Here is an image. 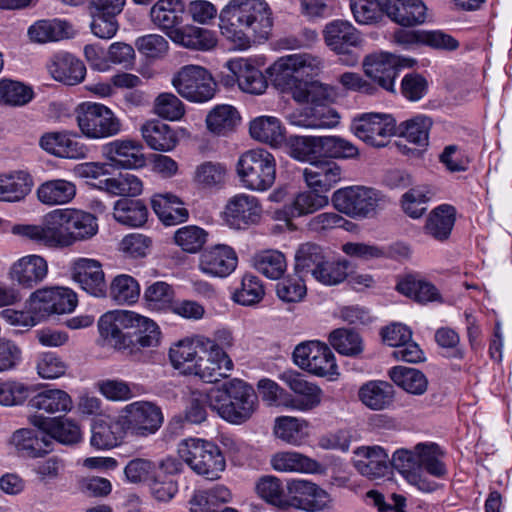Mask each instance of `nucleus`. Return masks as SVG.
I'll use <instances>...</instances> for the list:
<instances>
[{"label":"nucleus","instance_id":"nucleus-61","mask_svg":"<svg viewBox=\"0 0 512 512\" xmlns=\"http://www.w3.org/2000/svg\"><path fill=\"white\" fill-rule=\"evenodd\" d=\"M388 374L397 386L410 394L421 395L427 389L425 375L415 368L396 366L391 368Z\"/></svg>","mask_w":512,"mask_h":512},{"label":"nucleus","instance_id":"nucleus-21","mask_svg":"<svg viewBox=\"0 0 512 512\" xmlns=\"http://www.w3.org/2000/svg\"><path fill=\"white\" fill-rule=\"evenodd\" d=\"M131 317L130 310H112L104 313L98 320L100 337L117 350L132 351Z\"/></svg>","mask_w":512,"mask_h":512},{"label":"nucleus","instance_id":"nucleus-64","mask_svg":"<svg viewBox=\"0 0 512 512\" xmlns=\"http://www.w3.org/2000/svg\"><path fill=\"white\" fill-rule=\"evenodd\" d=\"M321 136H291L287 140L288 154L301 162L310 164L321 156Z\"/></svg>","mask_w":512,"mask_h":512},{"label":"nucleus","instance_id":"nucleus-53","mask_svg":"<svg viewBox=\"0 0 512 512\" xmlns=\"http://www.w3.org/2000/svg\"><path fill=\"white\" fill-rule=\"evenodd\" d=\"M34 97L35 93L31 85L7 77L0 79V106L24 107Z\"/></svg>","mask_w":512,"mask_h":512},{"label":"nucleus","instance_id":"nucleus-37","mask_svg":"<svg viewBox=\"0 0 512 512\" xmlns=\"http://www.w3.org/2000/svg\"><path fill=\"white\" fill-rule=\"evenodd\" d=\"M457 217L456 208L444 203L433 208L426 218L424 233L439 242H445L451 236Z\"/></svg>","mask_w":512,"mask_h":512},{"label":"nucleus","instance_id":"nucleus-16","mask_svg":"<svg viewBox=\"0 0 512 512\" xmlns=\"http://www.w3.org/2000/svg\"><path fill=\"white\" fill-rule=\"evenodd\" d=\"M279 379L291 390L287 392L284 408L290 411L308 412L318 407L323 398L322 389L314 382L308 381L297 371H284Z\"/></svg>","mask_w":512,"mask_h":512},{"label":"nucleus","instance_id":"nucleus-18","mask_svg":"<svg viewBox=\"0 0 512 512\" xmlns=\"http://www.w3.org/2000/svg\"><path fill=\"white\" fill-rule=\"evenodd\" d=\"M351 130L363 142L374 147H383L395 134L396 122L390 114L363 113L353 119Z\"/></svg>","mask_w":512,"mask_h":512},{"label":"nucleus","instance_id":"nucleus-49","mask_svg":"<svg viewBox=\"0 0 512 512\" xmlns=\"http://www.w3.org/2000/svg\"><path fill=\"white\" fill-rule=\"evenodd\" d=\"M185 8L184 0H157L150 9V20L167 34L182 23Z\"/></svg>","mask_w":512,"mask_h":512},{"label":"nucleus","instance_id":"nucleus-15","mask_svg":"<svg viewBox=\"0 0 512 512\" xmlns=\"http://www.w3.org/2000/svg\"><path fill=\"white\" fill-rule=\"evenodd\" d=\"M287 510L326 512L332 507V497L317 483L304 478H292L286 482Z\"/></svg>","mask_w":512,"mask_h":512},{"label":"nucleus","instance_id":"nucleus-14","mask_svg":"<svg viewBox=\"0 0 512 512\" xmlns=\"http://www.w3.org/2000/svg\"><path fill=\"white\" fill-rule=\"evenodd\" d=\"M384 202L385 199L379 191L363 186L341 188L332 195L334 208L350 217H368Z\"/></svg>","mask_w":512,"mask_h":512},{"label":"nucleus","instance_id":"nucleus-23","mask_svg":"<svg viewBox=\"0 0 512 512\" xmlns=\"http://www.w3.org/2000/svg\"><path fill=\"white\" fill-rule=\"evenodd\" d=\"M102 155L117 168L139 169L146 165L142 143L129 137L105 143L102 146Z\"/></svg>","mask_w":512,"mask_h":512},{"label":"nucleus","instance_id":"nucleus-58","mask_svg":"<svg viewBox=\"0 0 512 512\" xmlns=\"http://www.w3.org/2000/svg\"><path fill=\"white\" fill-rule=\"evenodd\" d=\"M110 298L119 305H133L140 297V285L138 281L128 274L115 276L109 288Z\"/></svg>","mask_w":512,"mask_h":512},{"label":"nucleus","instance_id":"nucleus-54","mask_svg":"<svg viewBox=\"0 0 512 512\" xmlns=\"http://www.w3.org/2000/svg\"><path fill=\"white\" fill-rule=\"evenodd\" d=\"M251 266L265 277L277 280L286 272L287 261L281 251L266 249L256 252L251 257Z\"/></svg>","mask_w":512,"mask_h":512},{"label":"nucleus","instance_id":"nucleus-42","mask_svg":"<svg viewBox=\"0 0 512 512\" xmlns=\"http://www.w3.org/2000/svg\"><path fill=\"white\" fill-rule=\"evenodd\" d=\"M249 134L257 142L280 147L285 141V127L279 118L271 115H261L249 122Z\"/></svg>","mask_w":512,"mask_h":512},{"label":"nucleus","instance_id":"nucleus-35","mask_svg":"<svg viewBox=\"0 0 512 512\" xmlns=\"http://www.w3.org/2000/svg\"><path fill=\"white\" fill-rule=\"evenodd\" d=\"M306 185L321 194H326L342 178V170L332 161H314L303 170Z\"/></svg>","mask_w":512,"mask_h":512},{"label":"nucleus","instance_id":"nucleus-7","mask_svg":"<svg viewBox=\"0 0 512 512\" xmlns=\"http://www.w3.org/2000/svg\"><path fill=\"white\" fill-rule=\"evenodd\" d=\"M276 159L263 148L250 149L238 157L235 173L241 187L252 192H266L276 180Z\"/></svg>","mask_w":512,"mask_h":512},{"label":"nucleus","instance_id":"nucleus-22","mask_svg":"<svg viewBox=\"0 0 512 512\" xmlns=\"http://www.w3.org/2000/svg\"><path fill=\"white\" fill-rule=\"evenodd\" d=\"M264 65L261 56L248 58H234L226 63V67L235 77L239 88L249 94H263L267 87V81L260 68Z\"/></svg>","mask_w":512,"mask_h":512},{"label":"nucleus","instance_id":"nucleus-59","mask_svg":"<svg viewBox=\"0 0 512 512\" xmlns=\"http://www.w3.org/2000/svg\"><path fill=\"white\" fill-rule=\"evenodd\" d=\"M418 460V469L423 468L430 475L442 478L447 474L445 464L441 458L443 452L435 443H419L415 446Z\"/></svg>","mask_w":512,"mask_h":512},{"label":"nucleus","instance_id":"nucleus-30","mask_svg":"<svg viewBox=\"0 0 512 512\" xmlns=\"http://www.w3.org/2000/svg\"><path fill=\"white\" fill-rule=\"evenodd\" d=\"M329 204L326 194L314 190L299 192L292 202L282 209L274 212V218L278 221L290 222L292 219L315 213Z\"/></svg>","mask_w":512,"mask_h":512},{"label":"nucleus","instance_id":"nucleus-29","mask_svg":"<svg viewBox=\"0 0 512 512\" xmlns=\"http://www.w3.org/2000/svg\"><path fill=\"white\" fill-rule=\"evenodd\" d=\"M181 470V463L172 457H166L158 463L155 474L148 485L154 498L161 502H168L178 492V484L173 476Z\"/></svg>","mask_w":512,"mask_h":512},{"label":"nucleus","instance_id":"nucleus-52","mask_svg":"<svg viewBox=\"0 0 512 512\" xmlns=\"http://www.w3.org/2000/svg\"><path fill=\"white\" fill-rule=\"evenodd\" d=\"M130 331L133 339L132 348L134 346L151 348L159 344L161 332L157 323L134 311H132Z\"/></svg>","mask_w":512,"mask_h":512},{"label":"nucleus","instance_id":"nucleus-57","mask_svg":"<svg viewBox=\"0 0 512 512\" xmlns=\"http://www.w3.org/2000/svg\"><path fill=\"white\" fill-rule=\"evenodd\" d=\"M34 386L18 378L0 379V406L19 407L24 405L34 391Z\"/></svg>","mask_w":512,"mask_h":512},{"label":"nucleus","instance_id":"nucleus-19","mask_svg":"<svg viewBox=\"0 0 512 512\" xmlns=\"http://www.w3.org/2000/svg\"><path fill=\"white\" fill-rule=\"evenodd\" d=\"M262 213L263 207L259 198L240 192L227 200L222 218L230 228L244 230L259 223Z\"/></svg>","mask_w":512,"mask_h":512},{"label":"nucleus","instance_id":"nucleus-40","mask_svg":"<svg viewBox=\"0 0 512 512\" xmlns=\"http://www.w3.org/2000/svg\"><path fill=\"white\" fill-rule=\"evenodd\" d=\"M359 401L372 411L389 409L394 402L395 391L393 386L383 380H369L358 389Z\"/></svg>","mask_w":512,"mask_h":512},{"label":"nucleus","instance_id":"nucleus-55","mask_svg":"<svg viewBox=\"0 0 512 512\" xmlns=\"http://www.w3.org/2000/svg\"><path fill=\"white\" fill-rule=\"evenodd\" d=\"M114 219L128 227H141L148 219V209L141 200L122 198L113 207Z\"/></svg>","mask_w":512,"mask_h":512},{"label":"nucleus","instance_id":"nucleus-6","mask_svg":"<svg viewBox=\"0 0 512 512\" xmlns=\"http://www.w3.org/2000/svg\"><path fill=\"white\" fill-rule=\"evenodd\" d=\"M322 68L320 57L311 53H294L276 59L266 69V74L275 87L292 97L303 84V77L316 75Z\"/></svg>","mask_w":512,"mask_h":512},{"label":"nucleus","instance_id":"nucleus-36","mask_svg":"<svg viewBox=\"0 0 512 512\" xmlns=\"http://www.w3.org/2000/svg\"><path fill=\"white\" fill-rule=\"evenodd\" d=\"M48 71L52 78L66 85H77L86 76L84 63L69 53L55 54L49 64Z\"/></svg>","mask_w":512,"mask_h":512},{"label":"nucleus","instance_id":"nucleus-48","mask_svg":"<svg viewBox=\"0 0 512 512\" xmlns=\"http://www.w3.org/2000/svg\"><path fill=\"white\" fill-rule=\"evenodd\" d=\"M274 436L282 442L299 447L310 436V423L293 416H279L274 421Z\"/></svg>","mask_w":512,"mask_h":512},{"label":"nucleus","instance_id":"nucleus-24","mask_svg":"<svg viewBox=\"0 0 512 512\" xmlns=\"http://www.w3.org/2000/svg\"><path fill=\"white\" fill-rule=\"evenodd\" d=\"M238 265L236 251L227 244L212 245L199 256L198 269L213 278H225L232 274Z\"/></svg>","mask_w":512,"mask_h":512},{"label":"nucleus","instance_id":"nucleus-8","mask_svg":"<svg viewBox=\"0 0 512 512\" xmlns=\"http://www.w3.org/2000/svg\"><path fill=\"white\" fill-rule=\"evenodd\" d=\"M179 457L198 475L209 480L220 478L226 461L219 447L200 438L183 439L177 448Z\"/></svg>","mask_w":512,"mask_h":512},{"label":"nucleus","instance_id":"nucleus-34","mask_svg":"<svg viewBox=\"0 0 512 512\" xmlns=\"http://www.w3.org/2000/svg\"><path fill=\"white\" fill-rule=\"evenodd\" d=\"M273 470L280 473L318 474L322 472L321 464L298 451L284 450L274 453L270 458Z\"/></svg>","mask_w":512,"mask_h":512},{"label":"nucleus","instance_id":"nucleus-17","mask_svg":"<svg viewBox=\"0 0 512 512\" xmlns=\"http://www.w3.org/2000/svg\"><path fill=\"white\" fill-rule=\"evenodd\" d=\"M414 61L379 51L365 56L362 65L365 75L382 89L394 93L395 80L401 67H411Z\"/></svg>","mask_w":512,"mask_h":512},{"label":"nucleus","instance_id":"nucleus-33","mask_svg":"<svg viewBox=\"0 0 512 512\" xmlns=\"http://www.w3.org/2000/svg\"><path fill=\"white\" fill-rule=\"evenodd\" d=\"M128 434L120 416L98 418L91 426L90 444L98 450H109L120 445Z\"/></svg>","mask_w":512,"mask_h":512},{"label":"nucleus","instance_id":"nucleus-50","mask_svg":"<svg viewBox=\"0 0 512 512\" xmlns=\"http://www.w3.org/2000/svg\"><path fill=\"white\" fill-rule=\"evenodd\" d=\"M255 493L265 503L279 511H287L286 485L274 475H264L255 482Z\"/></svg>","mask_w":512,"mask_h":512},{"label":"nucleus","instance_id":"nucleus-28","mask_svg":"<svg viewBox=\"0 0 512 512\" xmlns=\"http://www.w3.org/2000/svg\"><path fill=\"white\" fill-rule=\"evenodd\" d=\"M73 280L88 294L94 297H105L107 284L100 261L80 257L71 264Z\"/></svg>","mask_w":512,"mask_h":512},{"label":"nucleus","instance_id":"nucleus-38","mask_svg":"<svg viewBox=\"0 0 512 512\" xmlns=\"http://www.w3.org/2000/svg\"><path fill=\"white\" fill-rule=\"evenodd\" d=\"M427 8L422 0H387L386 15L395 23L410 27L426 20Z\"/></svg>","mask_w":512,"mask_h":512},{"label":"nucleus","instance_id":"nucleus-26","mask_svg":"<svg viewBox=\"0 0 512 512\" xmlns=\"http://www.w3.org/2000/svg\"><path fill=\"white\" fill-rule=\"evenodd\" d=\"M48 275V263L44 257L28 254L15 260L9 267L8 279L18 286L31 289L43 282Z\"/></svg>","mask_w":512,"mask_h":512},{"label":"nucleus","instance_id":"nucleus-31","mask_svg":"<svg viewBox=\"0 0 512 512\" xmlns=\"http://www.w3.org/2000/svg\"><path fill=\"white\" fill-rule=\"evenodd\" d=\"M29 423L40 430L46 431V435L63 444H75L82 438L79 425L69 418H48L41 414L29 416Z\"/></svg>","mask_w":512,"mask_h":512},{"label":"nucleus","instance_id":"nucleus-20","mask_svg":"<svg viewBox=\"0 0 512 512\" xmlns=\"http://www.w3.org/2000/svg\"><path fill=\"white\" fill-rule=\"evenodd\" d=\"M76 306V293L66 287L42 288L30 295V307L41 321L51 314L70 313Z\"/></svg>","mask_w":512,"mask_h":512},{"label":"nucleus","instance_id":"nucleus-12","mask_svg":"<svg viewBox=\"0 0 512 512\" xmlns=\"http://www.w3.org/2000/svg\"><path fill=\"white\" fill-rule=\"evenodd\" d=\"M172 86L180 96L193 103L210 101L217 90V84L211 73L198 65L182 67L173 76Z\"/></svg>","mask_w":512,"mask_h":512},{"label":"nucleus","instance_id":"nucleus-51","mask_svg":"<svg viewBox=\"0 0 512 512\" xmlns=\"http://www.w3.org/2000/svg\"><path fill=\"white\" fill-rule=\"evenodd\" d=\"M94 188L112 196L135 197L142 193L143 183L134 174H119L116 177L104 178L98 183H90Z\"/></svg>","mask_w":512,"mask_h":512},{"label":"nucleus","instance_id":"nucleus-45","mask_svg":"<svg viewBox=\"0 0 512 512\" xmlns=\"http://www.w3.org/2000/svg\"><path fill=\"white\" fill-rule=\"evenodd\" d=\"M73 26L61 19H43L34 22L27 31L31 42L45 44L73 37Z\"/></svg>","mask_w":512,"mask_h":512},{"label":"nucleus","instance_id":"nucleus-27","mask_svg":"<svg viewBox=\"0 0 512 512\" xmlns=\"http://www.w3.org/2000/svg\"><path fill=\"white\" fill-rule=\"evenodd\" d=\"M72 132L50 131L39 138V146L46 153L63 159L79 160L87 157L88 147L75 139Z\"/></svg>","mask_w":512,"mask_h":512},{"label":"nucleus","instance_id":"nucleus-47","mask_svg":"<svg viewBox=\"0 0 512 512\" xmlns=\"http://www.w3.org/2000/svg\"><path fill=\"white\" fill-rule=\"evenodd\" d=\"M29 405L32 409L48 414L68 413L73 408V400L66 391L45 386L30 397Z\"/></svg>","mask_w":512,"mask_h":512},{"label":"nucleus","instance_id":"nucleus-9","mask_svg":"<svg viewBox=\"0 0 512 512\" xmlns=\"http://www.w3.org/2000/svg\"><path fill=\"white\" fill-rule=\"evenodd\" d=\"M75 119L82 135L90 140L110 138L122 131L120 119L102 103H80L75 109Z\"/></svg>","mask_w":512,"mask_h":512},{"label":"nucleus","instance_id":"nucleus-63","mask_svg":"<svg viewBox=\"0 0 512 512\" xmlns=\"http://www.w3.org/2000/svg\"><path fill=\"white\" fill-rule=\"evenodd\" d=\"M208 232L197 225H185L178 228L173 235V242L183 252L196 254L208 241Z\"/></svg>","mask_w":512,"mask_h":512},{"label":"nucleus","instance_id":"nucleus-3","mask_svg":"<svg viewBox=\"0 0 512 512\" xmlns=\"http://www.w3.org/2000/svg\"><path fill=\"white\" fill-rule=\"evenodd\" d=\"M97 231V219L91 213L70 208L49 212L41 224H18L11 229L14 235L47 248L68 247Z\"/></svg>","mask_w":512,"mask_h":512},{"label":"nucleus","instance_id":"nucleus-60","mask_svg":"<svg viewBox=\"0 0 512 512\" xmlns=\"http://www.w3.org/2000/svg\"><path fill=\"white\" fill-rule=\"evenodd\" d=\"M174 297L173 287L165 281H156L148 285L143 294L146 307L157 312L170 311Z\"/></svg>","mask_w":512,"mask_h":512},{"label":"nucleus","instance_id":"nucleus-5","mask_svg":"<svg viewBox=\"0 0 512 512\" xmlns=\"http://www.w3.org/2000/svg\"><path fill=\"white\" fill-rule=\"evenodd\" d=\"M350 262L344 258H329L323 249L313 243H304L295 253V271L297 274L311 276L324 286H336L348 277Z\"/></svg>","mask_w":512,"mask_h":512},{"label":"nucleus","instance_id":"nucleus-41","mask_svg":"<svg viewBox=\"0 0 512 512\" xmlns=\"http://www.w3.org/2000/svg\"><path fill=\"white\" fill-rule=\"evenodd\" d=\"M34 181L25 170H13L0 173V201L17 203L31 192Z\"/></svg>","mask_w":512,"mask_h":512},{"label":"nucleus","instance_id":"nucleus-32","mask_svg":"<svg viewBox=\"0 0 512 512\" xmlns=\"http://www.w3.org/2000/svg\"><path fill=\"white\" fill-rule=\"evenodd\" d=\"M289 124L305 129H330L339 123L338 113L327 105L297 109L287 114Z\"/></svg>","mask_w":512,"mask_h":512},{"label":"nucleus","instance_id":"nucleus-13","mask_svg":"<svg viewBox=\"0 0 512 512\" xmlns=\"http://www.w3.org/2000/svg\"><path fill=\"white\" fill-rule=\"evenodd\" d=\"M326 46L341 56L340 61L346 66H355L359 55L350 51L360 48L364 42L361 32L348 20L336 19L328 22L323 29Z\"/></svg>","mask_w":512,"mask_h":512},{"label":"nucleus","instance_id":"nucleus-1","mask_svg":"<svg viewBox=\"0 0 512 512\" xmlns=\"http://www.w3.org/2000/svg\"><path fill=\"white\" fill-rule=\"evenodd\" d=\"M235 340L230 330L222 329L214 336L196 335L171 346L169 359L181 374L194 376L206 383L226 378L234 369L228 350Z\"/></svg>","mask_w":512,"mask_h":512},{"label":"nucleus","instance_id":"nucleus-43","mask_svg":"<svg viewBox=\"0 0 512 512\" xmlns=\"http://www.w3.org/2000/svg\"><path fill=\"white\" fill-rule=\"evenodd\" d=\"M76 193V184L63 178L46 180L36 189L38 201L49 207L69 204Z\"/></svg>","mask_w":512,"mask_h":512},{"label":"nucleus","instance_id":"nucleus-62","mask_svg":"<svg viewBox=\"0 0 512 512\" xmlns=\"http://www.w3.org/2000/svg\"><path fill=\"white\" fill-rule=\"evenodd\" d=\"M227 174L228 170L225 164L206 161L196 167L194 181L202 189H219L225 184Z\"/></svg>","mask_w":512,"mask_h":512},{"label":"nucleus","instance_id":"nucleus-39","mask_svg":"<svg viewBox=\"0 0 512 512\" xmlns=\"http://www.w3.org/2000/svg\"><path fill=\"white\" fill-rule=\"evenodd\" d=\"M10 444L21 456L37 458L49 452L51 441L46 431L21 428L12 434Z\"/></svg>","mask_w":512,"mask_h":512},{"label":"nucleus","instance_id":"nucleus-10","mask_svg":"<svg viewBox=\"0 0 512 512\" xmlns=\"http://www.w3.org/2000/svg\"><path fill=\"white\" fill-rule=\"evenodd\" d=\"M293 361L300 369L330 381L339 376L334 353L327 344L318 340L298 344L293 351Z\"/></svg>","mask_w":512,"mask_h":512},{"label":"nucleus","instance_id":"nucleus-2","mask_svg":"<svg viewBox=\"0 0 512 512\" xmlns=\"http://www.w3.org/2000/svg\"><path fill=\"white\" fill-rule=\"evenodd\" d=\"M274 25L266 0H228L219 11V29L233 49L245 51L254 41L268 40Z\"/></svg>","mask_w":512,"mask_h":512},{"label":"nucleus","instance_id":"nucleus-56","mask_svg":"<svg viewBox=\"0 0 512 512\" xmlns=\"http://www.w3.org/2000/svg\"><path fill=\"white\" fill-rule=\"evenodd\" d=\"M240 120L237 110L227 104L217 105L206 117L207 129L218 136L233 132Z\"/></svg>","mask_w":512,"mask_h":512},{"label":"nucleus","instance_id":"nucleus-4","mask_svg":"<svg viewBox=\"0 0 512 512\" xmlns=\"http://www.w3.org/2000/svg\"><path fill=\"white\" fill-rule=\"evenodd\" d=\"M204 402L225 421L242 424L254 413L257 398L249 384L237 378L230 379L211 387L205 395L192 394L185 410L188 422L199 424L206 419Z\"/></svg>","mask_w":512,"mask_h":512},{"label":"nucleus","instance_id":"nucleus-25","mask_svg":"<svg viewBox=\"0 0 512 512\" xmlns=\"http://www.w3.org/2000/svg\"><path fill=\"white\" fill-rule=\"evenodd\" d=\"M352 464L359 474L369 479H380L390 471L388 451L379 445H363L353 451Z\"/></svg>","mask_w":512,"mask_h":512},{"label":"nucleus","instance_id":"nucleus-46","mask_svg":"<svg viewBox=\"0 0 512 512\" xmlns=\"http://www.w3.org/2000/svg\"><path fill=\"white\" fill-rule=\"evenodd\" d=\"M151 205L159 220L166 226L185 222L189 213L182 200L172 193H157L151 198Z\"/></svg>","mask_w":512,"mask_h":512},{"label":"nucleus","instance_id":"nucleus-44","mask_svg":"<svg viewBox=\"0 0 512 512\" xmlns=\"http://www.w3.org/2000/svg\"><path fill=\"white\" fill-rule=\"evenodd\" d=\"M140 133L147 146L155 151L169 152L178 144L177 131L159 120H148L140 127Z\"/></svg>","mask_w":512,"mask_h":512},{"label":"nucleus","instance_id":"nucleus-11","mask_svg":"<svg viewBox=\"0 0 512 512\" xmlns=\"http://www.w3.org/2000/svg\"><path fill=\"white\" fill-rule=\"evenodd\" d=\"M119 416L130 437L146 438L154 435L162 426L161 408L152 401L137 400L121 408Z\"/></svg>","mask_w":512,"mask_h":512}]
</instances>
